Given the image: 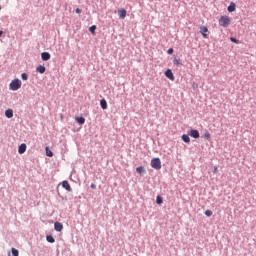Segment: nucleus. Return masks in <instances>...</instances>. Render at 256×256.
Masks as SVG:
<instances>
[{"mask_svg":"<svg viewBox=\"0 0 256 256\" xmlns=\"http://www.w3.org/2000/svg\"><path fill=\"white\" fill-rule=\"evenodd\" d=\"M62 187H63L64 189H66V191H69V192L72 191L71 185L69 184V181H67V180H64V181L62 182Z\"/></svg>","mask_w":256,"mask_h":256,"instance_id":"6e6552de","label":"nucleus"},{"mask_svg":"<svg viewBox=\"0 0 256 256\" xmlns=\"http://www.w3.org/2000/svg\"><path fill=\"white\" fill-rule=\"evenodd\" d=\"M54 229L55 231H58V232L63 231V224H61V222H55Z\"/></svg>","mask_w":256,"mask_h":256,"instance_id":"9b49d317","label":"nucleus"},{"mask_svg":"<svg viewBox=\"0 0 256 256\" xmlns=\"http://www.w3.org/2000/svg\"><path fill=\"white\" fill-rule=\"evenodd\" d=\"M204 139H211V133L209 131H206L203 135Z\"/></svg>","mask_w":256,"mask_h":256,"instance_id":"4be33fe9","label":"nucleus"},{"mask_svg":"<svg viewBox=\"0 0 256 256\" xmlns=\"http://www.w3.org/2000/svg\"><path fill=\"white\" fill-rule=\"evenodd\" d=\"M165 76L170 79V81H175V76L173 75V71L171 69H167L165 71Z\"/></svg>","mask_w":256,"mask_h":256,"instance_id":"39448f33","label":"nucleus"},{"mask_svg":"<svg viewBox=\"0 0 256 256\" xmlns=\"http://www.w3.org/2000/svg\"><path fill=\"white\" fill-rule=\"evenodd\" d=\"M205 215H206V217H211V215H213V211H211V210H206V211H205Z\"/></svg>","mask_w":256,"mask_h":256,"instance_id":"bb28decb","label":"nucleus"},{"mask_svg":"<svg viewBox=\"0 0 256 256\" xmlns=\"http://www.w3.org/2000/svg\"><path fill=\"white\" fill-rule=\"evenodd\" d=\"M11 251L8 253V256H19V250L12 248Z\"/></svg>","mask_w":256,"mask_h":256,"instance_id":"4468645a","label":"nucleus"},{"mask_svg":"<svg viewBox=\"0 0 256 256\" xmlns=\"http://www.w3.org/2000/svg\"><path fill=\"white\" fill-rule=\"evenodd\" d=\"M150 165L152 169H156V171H159L161 169V159L153 158L150 162Z\"/></svg>","mask_w":256,"mask_h":256,"instance_id":"7ed1b4c3","label":"nucleus"},{"mask_svg":"<svg viewBox=\"0 0 256 256\" xmlns=\"http://www.w3.org/2000/svg\"><path fill=\"white\" fill-rule=\"evenodd\" d=\"M91 189H97V185H95V184H91Z\"/></svg>","mask_w":256,"mask_h":256,"instance_id":"c756f323","label":"nucleus"},{"mask_svg":"<svg viewBox=\"0 0 256 256\" xmlns=\"http://www.w3.org/2000/svg\"><path fill=\"white\" fill-rule=\"evenodd\" d=\"M36 71H37V73H41V75H43V73H45V71H46V68H45V66H43V65H39V66L36 68Z\"/></svg>","mask_w":256,"mask_h":256,"instance_id":"f8f14e48","label":"nucleus"},{"mask_svg":"<svg viewBox=\"0 0 256 256\" xmlns=\"http://www.w3.org/2000/svg\"><path fill=\"white\" fill-rule=\"evenodd\" d=\"M46 155H47V157H52L53 156V152L51 150H49L48 147H46Z\"/></svg>","mask_w":256,"mask_h":256,"instance_id":"5701e85b","label":"nucleus"},{"mask_svg":"<svg viewBox=\"0 0 256 256\" xmlns=\"http://www.w3.org/2000/svg\"><path fill=\"white\" fill-rule=\"evenodd\" d=\"M46 240L48 241V243H54L55 242V238H53V236H51V235H47Z\"/></svg>","mask_w":256,"mask_h":256,"instance_id":"aec40b11","label":"nucleus"},{"mask_svg":"<svg viewBox=\"0 0 256 256\" xmlns=\"http://www.w3.org/2000/svg\"><path fill=\"white\" fill-rule=\"evenodd\" d=\"M5 115L8 119H11L13 117V109H7Z\"/></svg>","mask_w":256,"mask_h":256,"instance_id":"ddd939ff","label":"nucleus"},{"mask_svg":"<svg viewBox=\"0 0 256 256\" xmlns=\"http://www.w3.org/2000/svg\"><path fill=\"white\" fill-rule=\"evenodd\" d=\"M208 31H209V28H207V26L200 27V33H201L202 37H204V39H207Z\"/></svg>","mask_w":256,"mask_h":256,"instance_id":"20e7f679","label":"nucleus"},{"mask_svg":"<svg viewBox=\"0 0 256 256\" xmlns=\"http://www.w3.org/2000/svg\"><path fill=\"white\" fill-rule=\"evenodd\" d=\"M196 87H197V84H193V89H196Z\"/></svg>","mask_w":256,"mask_h":256,"instance_id":"2f4dec72","label":"nucleus"},{"mask_svg":"<svg viewBox=\"0 0 256 256\" xmlns=\"http://www.w3.org/2000/svg\"><path fill=\"white\" fill-rule=\"evenodd\" d=\"M220 27L227 28L231 25V18L229 16H221L219 19Z\"/></svg>","mask_w":256,"mask_h":256,"instance_id":"f257e3e1","label":"nucleus"},{"mask_svg":"<svg viewBox=\"0 0 256 256\" xmlns=\"http://www.w3.org/2000/svg\"><path fill=\"white\" fill-rule=\"evenodd\" d=\"M235 7V3L231 2L230 5L228 6L229 13H233V11H235Z\"/></svg>","mask_w":256,"mask_h":256,"instance_id":"dca6fc26","label":"nucleus"},{"mask_svg":"<svg viewBox=\"0 0 256 256\" xmlns=\"http://www.w3.org/2000/svg\"><path fill=\"white\" fill-rule=\"evenodd\" d=\"M230 40L232 41V43H237V39L235 38H231Z\"/></svg>","mask_w":256,"mask_h":256,"instance_id":"7c9ffc66","label":"nucleus"},{"mask_svg":"<svg viewBox=\"0 0 256 256\" xmlns=\"http://www.w3.org/2000/svg\"><path fill=\"white\" fill-rule=\"evenodd\" d=\"M156 203H157L158 205H161V204L163 203V198H161V196H157V198H156Z\"/></svg>","mask_w":256,"mask_h":256,"instance_id":"b1692460","label":"nucleus"},{"mask_svg":"<svg viewBox=\"0 0 256 256\" xmlns=\"http://www.w3.org/2000/svg\"><path fill=\"white\" fill-rule=\"evenodd\" d=\"M167 53L168 55H173V48L168 49Z\"/></svg>","mask_w":256,"mask_h":256,"instance_id":"cd10ccee","label":"nucleus"},{"mask_svg":"<svg viewBox=\"0 0 256 256\" xmlns=\"http://www.w3.org/2000/svg\"><path fill=\"white\" fill-rule=\"evenodd\" d=\"M118 15H119L120 19H125L127 17V10H125L123 8L119 9Z\"/></svg>","mask_w":256,"mask_h":256,"instance_id":"0eeeda50","label":"nucleus"},{"mask_svg":"<svg viewBox=\"0 0 256 256\" xmlns=\"http://www.w3.org/2000/svg\"><path fill=\"white\" fill-rule=\"evenodd\" d=\"M21 80L19 79H14L11 83H10V89L11 91H18V89H21Z\"/></svg>","mask_w":256,"mask_h":256,"instance_id":"f03ea898","label":"nucleus"},{"mask_svg":"<svg viewBox=\"0 0 256 256\" xmlns=\"http://www.w3.org/2000/svg\"><path fill=\"white\" fill-rule=\"evenodd\" d=\"M136 171L139 173V175H143V173H145V167L139 166L136 168Z\"/></svg>","mask_w":256,"mask_h":256,"instance_id":"f3484780","label":"nucleus"},{"mask_svg":"<svg viewBox=\"0 0 256 256\" xmlns=\"http://www.w3.org/2000/svg\"><path fill=\"white\" fill-rule=\"evenodd\" d=\"M76 13L79 15V14H81V9L80 8H76Z\"/></svg>","mask_w":256,"mask_h":256,"instance_id":"c85d7f7f","label":"nucleus"},{"mask_svg":"<svg viewBox=\"0 0 256 256\" xmlns=\"http://www.w3.org/2000/svg\"><path fill=\"white\" fill-rule=\"evenodd\" d=\"M182 141H184V143H190L191 142V138H189V135L183 134L182 135Z\"/></svg>","mask_w":256,"mask_h":256,"instance_id":"2eb2a0df","label":"nucleus"},{"mask_svg":"<svg viewBox=\"0 0 256 256\" xmlns=\"http://www.w3.org/2000/svg\"><path fill=\"white\" fill-rule=\"evenodd\" d=\"M76 121L79 123V125L85 124V119L83 117H76Z\"/></svg>","mask_w":256,"mask_h":256,"instance_id":"6ab92c4d","label":"nucleus"},{"mask_svg":"<svg viewBox=\"0 0 256 256\" xmlns=\"http://www.w3.org/2000/svg\"><path fill=\"white\" fill-rule=\"evenodd\" d=\"M41 59L42 61H49V59H51V54H49V52H43L41 54Z\"/></svg>","mask_w":256,"mask_h":256,"instance_id":"1a4fd4ad","label":"nucleus"},{"mask_svg":"<svg viewBox=\"0 0 256 256\" xmlns=\"http://www.w3.org/2000/svg\"><path fill=\"white\" fill-rule=\"evenodd\" d=\"M97 30V26L93 25L89 28L90 33H92V35H95V31Z\"/></svg>","mask_w":256,"mask_h":256,"instance_id":"412c9836","label":"nucleus"},{"mask_svg":"<svg viewBox=\"0 0 256 256\" xmlns=\"http://www.w3.org/2000/svg\"><path fill=\"white\" fill-rule=\"evenodd\" d=\"M214 173H217V167H214Z\"/></svg>","mask_w":256,"mask_h":256,"instance_id":"473e14b6","label":"nucleus"},{"mask_svg":"<svg viewBox=\"0 0 256 256\" xmlns=\"http://www.w3.org/2000/svg\"><path fill=\"white\" fill-rule=\"evenodd\" d=\"M21 79H22L23 81H27V79H29V76L27 75V73H23V74L21 75Z\"/></svg>","mask_w":256,"mask_h":256,"instance_id":"393cba45","label":"nucleus"},{"mask_svg":"<svg viewBox=\"0 0 256 256\" xmlns=\"http://www.w3.org/2000/svg\"><path fill=\"white\" fill-rule=\"evenodd\" d=\"M173 63H174V65H181V59L175 58V59L173 60Z\"/></svg>","mask_w":256,"mask_h":256,"instance_id":"a878e982","label":"nucleus"},{"mask_svg":"<svg viewBox=\"0 0 256 256\" xmlns=\"http://www.w3.org/2000/svg\"><path fill=\"white\" fill-rule=\"evenodd\" d=\"M26 151H27V145L21 144L18 148V153H20V155H23V153H25Z\"/></svg>","mask_w":256,"mask_h":256,"instance_id":"9d476101","label":"nucleus"},{"mask_svg":"<svg viewBox=\"0 0 256 256\" xmlns=\"http://www.w3.org/2000/svg\"><path fill=\"white\" fill-rule=\"evenodd\" d=\"M1 35H3V30H0V37H1Z\"/></svg>","mask_w":256,"mask_h":256,"instance_id":"72a5a7b5","label":"nucleus"},{"mask_svg":"<svg viewBox=\"0 0 256 256\" xmlns=\"http://www.w3.org/2000/svg\"><path fill=\"white\" fill-rule=\"evenodd\" d=\"M100 106L102 107V109H107V100L102 99L100 101Z\"/></svg>","mask_w":256,"mask_h":256,"instance_id":"a211bd4d","label":"nucleus"},{"mask_svg":"<svg viewBox=\"0 0 256 256\" xmlns=\"http://www.w3.org/2000/svg\"><path fill=\"white\" fill-rule=\"evenodd\" d=\"M188 135H190V137H193V139H199V131L198 130H190L188 132Z\"/></svg>","mask_w":256,"mask_h":256,"instance_id":"423d86ee","label":"nucleus"}]
</instances>
